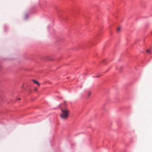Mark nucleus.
Masks as SVG:
<instances>
[{
  "instance_id": "obj_1",
  "label": "nucleus",
  "mask_w": 152,
  "mask_h": 152,
  "mask_svg": "<svg viewBox=\"0 0 152 152\" xmlns=\"http://www.w3.org/2000/svg\"><path fill=\"white\" fill-rule=\"evenodd\" d=\"M60 108L61 111V113L60 114L61 118L64 120L67 119L69 115V110L68 109H64L62 107H60Z\"/></svg>"
},
{
  "instance_id": "obj_2",
  "label": "nucleus",
  "mask_w": 152,
  "mask_h": 152,
  "mask_svg": "<svg viewBox=\"0 0 152 152\" xmlns=\"http://www.w3.org/2000/svg\"><path fill=\"white\" fill-rule=\"evenodd\" d=\"M121 30V27H119L117 29V32H120Z\"/></svg>"
},
{
  "instance_id": "obj_3",
  "label": "nucleus",
  "mask_w": 152,
  "mask_h": 152,
  "mask_svg": "<svg viewBox=\"0 0 152 152\" xmlns=\"http://www.w3.org/2000/svg\"><path fill=\"white\" fill-rule=\"evenodd\" d=\"M33 81L35 83H36V84H37L38 86H39V83H38V82L36 81V80H33Z\"/></svg>"
},
{
  "instance_id": "obj_4",
  "label": "nucleus",
  "mask_w": 152,
  "mask_h": 152,
  "mask_svg": "<svg viewBox=\"0 0 152 152\" xmlns=\"http://www.w3.org/2000/svg\"><path fill=\"white\" fill-rule=\"evenodd\" d=\"M146 51L148 53H150L151 52V50H147Z\"/></svg>"
},
{
  "instance_id": "obj_5",
  "label": "nucleus",
  "mask_w": 152,
  "mask_h": 152,
  "mask_svg": "<svg viewBox=\"0 0 152 152\" xmlns=\"http://www.w3.org/2000/svg\"><path fill=\"white\" fill-rule=\"evenodd\" d=\"M91 92H89L88 93V95L89 96V95H90L91 94Z\"/></svg>"
},
{
  "instance_id": "obj_6",
  "label": "nucleus",
  "mask_w": 152,
  "mask_h": 152,
  "mask_svg": "<svg viewBox=\"0 0 152 152\" xmlns=\"http://www.w3.org/2000/svg\"><path fill=\"white\" fill-rule=\"evenodd\" d=\"M34 90L35 91H37V89L36 88H34Z\"/></svg>"
},
{
  "instance_id": "obj_7",
  "label": "nucleus",
  "mask_w": 152,
  "mask_h": 152,
  "mask_svg": "<svg viewBox=\"0 0 152 152\" xmlns=\"http://www.w3.org/2000/svg\"><path fill=\"white\" fill-rule=\"evenodd\" d=\"M18 99L19 100H20V99H20V98H19V99Z\"/></svg>"
},
{
  "instance_id": "obj_8",
  "label": "nucleus",
  "mask_w": 152,
  "mask_h": 152,
  "mask_svg": "<svg viewBox=\"0 0 152 152\" xmlns=\"http://www.w3.org/2000/svg\"><path fill=\"white\" fill-rule=\"evenodd\" d=\"M96 77H98V76H96Z\"/></svg>"
}]
</instances>
